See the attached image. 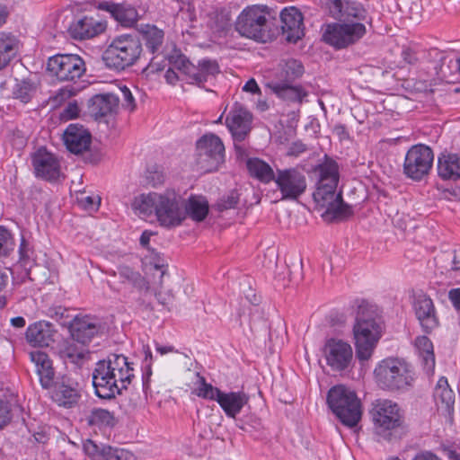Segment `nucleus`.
Wrapping results in <instances>:
<instances>
[{
  "label": "nucleus",
  "instance_id": "8",
  "mask_svg": "<svg viewBox=\"0 0 460 460\" xmlns=\"http://www.w3.org/2000/svg\"><path fill=\"white\" fill-rule=\"evenodd\" d=\"M269 8L253 4L245 7L235 21V30L245 38L264 41L269 31Z\"/></svg>",
  "mask_w": 460,
  "mask_h": 460
},
{
  "label": "nucleus",
  "instance_id": "3",
  "mask_svg": "<svg viewBox=\"0 0 460 460\" xmlns=\"http://www.w3.org/2000/svg\"><path fill=\"white\" fill-rule=\"evenodd\" d=\"M133 364L122 354H111L106 359L97 362L93 372V385L98 397L114 398L134 378Z\"/></svg>",
  "mask_w": 460,
  "mask_h": 460
},
{
  "label": "nucleus",
  "instance_id": "57",
  "mask_svg": "<svg viewBox=\"0 0 460 460\" xmlns=\"http://www.w3.org/2000/svg\"><path fill=\"white\" fill-rule=\"evenodd\" d=\"M306 150V146L302 142H295L293 143L288 151V155L297 156L300 154L304 153Z\"/></svg>",
  "mask_w": 460,
  "mask_h": 460
},
{
  "label": "nucleus",
  "instance_id": "22",
  "mask_svg": "<svg viewBox=\"0 0 460 460\" xmlns=\"http://www.w3.org/2000/svg\"><path fill=\"white\" fill-rule=\"evenodd\" d=\"M71 336L80 343H88L101 330L99 319L90 315H77L70 323Z\"/></svg>",
  "mask_w": 460,
  "mask_h": 460
},
{
  "label": "nucleus",
  "instance_id": "2",
  "mask_svg": "<svg viewBox=\"0 0 460 460\" xmlns=\"http://www.w3.org/2000/svg\"><path fill=\"white\" fill-rule=\"evenodd\" d=\"M132 208L145 218L155 216L160 226L166 228L178 226L186 218L183 199L173 190L141 194L134 199Z\"/></svg>",
  "mask_w": 460,
  "mask_h": 460
},
{
  "label": "nucleus",
  "instance_id": "9",
  "mask_svg": "<svg viewBox=\"0 0 460 460\" xmlns=\"http://www.w3.org/2000/svg\"><path fill=\"white\" fill-rule=\"evenodd\" d=\"M141 52L140 40L130 35H121L112 40L104 52L103 59L108 66L120 70L133 65Z\"/></svg>",
  "mask_w": 460,
  "mask_h": 460
},
{
  "label": "nucleus",
  "instance_id": "4",
  "mask_svg": "<svg viewBox=\"0 0 460 460\" xmlns=\"http://www.w3.org/2000/svg\"><path fill=\"white\" fill-rule=\"evenodd\" d=\"M381 333L382 326L376 309L363 302L358 306L353 326L356 355L359 360H367L371 358Z\"/></svg>",
  "mask_w": 460,
  "mask_h": 460
},
{
  "label": "nucleus",
  "instance_id": "52",
  "mask_svg": "<svg viewBox=\"0 0 460 460\" xmlns=\"http://www.w3.org/2000/svg\"><path fill=\"white\" fill-rule=\"evenodd\" d=\"M80 109L76 102H69L62 113V117L66 119H72L79 115Z\"/></svg>",
  "mask_w": 460,
  "mask_h": 460
},
{
  "label": "nucleus",
  "instance_id": "30",
  "mask_svg": "<svg viewBox=\"0 0 460 460\" xmlns=\"http://www.w3.org/2000/svg\"><path fill=\"white\" fill-rule=\"evenodd\" d=\"M267 85L278 97L290 102L302 103L308 95L302 86L293 83L270 82Z\"/></svg>",
  "mask_w": 460,
  "mask_h": 460
},
{
  "label": "nucleus",
  "instance_id": "55",
  "mask_svg": "<svg viewBox=\"0 0 460 460\" xmlns=\"http://www.w3.org/2000/svg\"><path fill=\"white\" fill-rule=\"evenodd\" d=\"M411 460H442L434 452L430 450L419 451Z\"/></svg>",
  "mask_w": 460,
  "mask_h": 460
},
{
  "label": "nucleus",
  "instance_id": "47",
  "mask_svg": "<svg viewBox=\"0 0 460 460\" xmlns=\"http://www.w3.org/2000/svg\"><path fill=\"white\" fill-rule=\"evenodd\" d=\"M84 451L87 456H89L93 460H101L102 456V447H100L97 444H95L92 440H86L84 443Z\"/></svg>",
  "mask_w": 460,
  "mask_h": 460
},
{
  "label": "nucleus",
  "instance_id": "54",
  "mask_svg": "<svg viewBox=\"0 0 460 460\" xmlns=\"http://www.w3.org/2000/svg\"><path fill=\"white\" fill-rule=\"evenodd\" d=\"M402 57L403 60L410 65H413L419 60L417 53L411 48L403 49Z\"/></svg>",
  "mask_w": 460,
  "mask_h": 460
},
{
  "label": "nucleus",
  "instance_id": "16",
  "mask_svg": "<svg viewBox=\"0 0 460 460\" xmlns=\"http://www.w3.org/2000/svg\"><path fill=\"white\" fill-rule=\"evenodd\" d=\"M282 200H296L306 190L307 182L304 172L298 168L278 170L274 179Z\"/></svg>",
  "mask_w": 460,
  "mask_h": 460
},
{
  "label": "nucleus",
  "instance_id": "56",
  "mask_svg": "<svg viewBox=\"0 0 460 460\" xmlns=\"http://www.w3.org/2000/svg\"><path fill=\"white\" fill-rule=\"evenodd\" d=\"M448 298L454 308L460 312V288L450 289L448 292Z\"/></svg>",
  "mask_w": 460,
  "mask_h": 460
},
{
  "label": "nucleus",
  "instance_id": "50",
  "mask_svg": "<svg viewBox=\"0 0 460 460\" xmlns=\"http://www.w3.org/2000/svg\"><path fill=\"white\" fill-rule=\"evenodd\" d=\"M176 69L179 71L173 62L172 67H169L165 72L164 78L169 84L174 85L180 79L185 80V76L182 75L181 72L180 74L177 73L175 71Z\"/></svg>",
  "mask_w": 460,
  "mask_h": 460
},
{
  "label": "nucleus",
  "instance_id": "5",
  "mask_svg": "<svg viewBox=\"0 0 460 460\" xmlns=\"http://www.w3.org/2000/svg\"><path fill=\"white\" fill-rule=\"evenodd\" d=\"M375 381L379 388L388 392H405L414 382L411 366L399 358H386L374 369Z\"/></svg>",
  "mask_w": 460,
  "mask_h": 460
},
{
  "label": "nucleus",
  "instance_id": "33",
  "mask_svg": "<svg viewBox=\"0 0 460 460\" xmlns=\"http://www.w3.org/2000/svg\"><path fill=\"white\" fill-rule=\"evenodd\" d=\"M81 395L76 386L66 385L65 382L56 384L51 392L52 400L59 406L65 408L74 407Z\"/></svg>",
  "mask_w": 460,
  "mask_h": 460
},
{
  "label": "nucleus",
  "instance_id": "13",
  "mask_svg": "<svg viewBox=\"0 0 460 460\" xmlns=\"http://www.w3.org/2000/svg\"><path fill=\"white\" fill-rule=\"evenodd\" d=\"M434 154L428 146H412L406 153L403 163L404 174L413 180L421 181L432 168Z\"/></svg>",
  "mask_w": 460,
  "mask_h": 460
},
{
  "label": "nucleus",
  "instance_id": "53",
  "mask_svg": "<svg viewBox=\"0 0 460 460\" xmlns=\"http://www.w3.org/2000/svg\"><path fill=\"white\" fill-rule=\"evenodd\" d=\"M10 407L7 402L0 399V429L5 425L9 420Z\"/></svg>",
  "mask_w": 460,
  "mask_h": 460
},
{
  "label": "nucleus",
  "instance_id": "63",
  "mask_svg": "<svg viewBox=\"0 0 460 460\" xmlns=\"http://www.w3.org/2000/svg\"><path fill=\"white\" fill-rule=\"evenodd\" d=\"M74 93L75 92L73 91V89L66 86L59 90L58 96H59L60 99H66L71 97L72 95H74Z\"/></svg>",
  "mask_w": 460,
  "mask_h": 460
},
{
  "label": "nucleus",
  "instance_id": "43",
  "mask_svg": "<svg viewBox=\"0 0 460 460\" xmlns=\"http://www.w3.org/2000/svg\"><path fill=\"white\" fill-rule=\"evenodd\" d=\"M88 423L95 426H113L115 419L113 414L105 409H93L88 416Z\"/></svg>",
  "mask_w": 460,
  "mask_h": 460
},
{
  "label": "nucleus",
  "instance_id": "60",
  "mask_svg": "<svg viewBox=\"0 0 460 460\" xmlns=\"http://www.w3.org/2000/svg\"><path fill=\"white\" fill-rule=\"evenodd\" d=\"M443 451L448 460H460V455L453 448L444 447Z\"/></svg>",
  "mask_w": 460,
  "mask_h": 460
},
{
  "label": "nucleus",
  "instance_id": "61",
  "mask_svg": "<svg viewBox=\"0 0 460 460\" xmlns=\"http://www.w3.org/2000/svg\"><path fill=\"white\" fill-rule=\"evenodd\" d=\"M9 15V11L6 5L0 4V27H2Z\"/></svg>",
  "mask_w": 460,
  "mask_h": 460
},
{
  "label": "nucleus",
  "instance_id": "48",
  "mask_svg": "<svg viewBox=\"0 0 460 460\" xmlns=\"http://www.w3.org/2000/svg\"><path fill=\"white\" fill-rule=\"evenodd\" d=\"M237 203V194L235 192H231L226 198H223L217 202V208L220 211L234 208Z\"/></svg>",
  "mask_w": 460,
  "mask_h": 460
},
{
  "label": "nucleus",
  "instance_id": "25",
  "mask_svg": "<svg viewBox=\"0 0 460 460\" xmlns=\"http://www.w3.org/2000/svg\"><path fill=\"white\" fill-rule=\"evenodd\" d=\"M63 137L66 148L74 154L86 151L91 144V134L78 124H70L65 130Z\"/></svg>",
  "mask_w": 460,
  "mask_h": 460
},
{
  "label": "nucleus",
  "instance_id": "12",
  "mask_svg": "<svg viewBox=\"0 0 460 460\" xmlns=\"http://www.w3.org/2000/svg\"><path fill=\"white\" fill-rule=\"evenodd\" d=\"M366 32V26L360 22H333L326 26L323 39L333 48L341 49L358 42Z\"/></svg>",
  "mask_w": 460,
  "mask_h": 460
},
{
  "label": "nucleus",
  "instance_id": "36",
  "mask_svg": "<svg viewBox=\"0 0 460 460\" xmlns=\"http://www.w3.org/2000/svg\"><path fill=\"white\" fill-rule=\"evenodd\" d=\"M414 347L421 358L424 370L428 374L433 373L435 355L431 341L427 336H418L414 341Z\"/></svg>",
  "mask_w": 460,
  "mask_h": 460
},
{
  "label": "nucleus",
  "instance_id": "19",
  "mask_svg": "<svg viewBox=\"0 0 460 460\" xmlns=\"http://www.w3.org/2000/svg\"><path fill=\"white\" fill-rule=\"evenodd\" d=\"M413 309L422 330L430 333L439 325V320L432 299L425 295L416 297Z\"/></svg>",
  "mask_w": 460,
  "mask_h": 460
},
{
  "label": "nucleus",
  "instance_id": "26",
  "mask_svg": "<svg viewBox=\"0 0 460 460\" xmlns=\"http://www.w3.org/2000/svg\"><path fill=\"white\" fill-rule=\"evenodd\" d=\"M106 273L112 277H119L120 287L110 283V287L119 291L123 287H132L137 289H148V284L141 274L128 266L120 265L117 270H109Z\"/></svg>",
  "mask_w": 460,
  "mask_h": 460
},
{
  "label": "nucleus",
  "instance_id": "49",
  "mask_svg": "<svg viewBox=\"0 0 460 460\" xmlns=\"http://www.w3.org/2000/svg\"><path fill=\"white\" fill-rule=\"evenodd\" d=\"M77 201L84 208H93L94 206L99 205L100 198L89 196L83 192L77 197Z\"/></svg>",
  "mask_w": 460,
  "mask_h": 460
},
{
  "label": "nucleus",
  "instance_id": "58",
  "mask_svg": "<svg viewBox=\"0 0 460 460\" xmlns=\"http://www.w3.org/2000/svg\"><path fill=\"white\" fill-rule=\"evenodd\" d=\"M332 132L335 134L341 140H344L349 138V132L347 128L343 124H336L332 128Z\"/></svg>",
  "mask_w": 460,
  "mask_h": 460
},
{
  "label": "nucleus",
  "instance_id": "44",
  "mask_svg": "<svg viewBox=\"0 0 460 460\" xmlns=\"http://www.w3.org/2000/svg\"><path fill=\"white\" fill-rule=\"evenodd\" d=\"M101 458H102L101 460H133L134 456L123 448L102 446Z\"/></svg>",
  "mask_w": 460,
  "mask_h": 460
},
{
  "label": "nucleus",
  "instance_id": "7",
  "mask_svg": "<svg viewBox=\"0 0 460 460\" xmlns=\"http://www.w3.org/2000/svg\"><path fill=\"white\" fill-rule=\"evenodd\" d=\"M196 394L203 399L216 401L226 415L229 418H235L242 411L243 406L249 401L248 395L243 392L225 393L211 384L206 382V379L196 373Z\"/></svg>",
  "mask_w": 460,
  "mask_h": 460
},
{
  "label": "nucleus",
  "instance_id": "18",
  "mask_svg": "<svg viewBox=\"0 0 460 460\" xmlns=\"http://www.w3.org/2000/svg\"><path fill=\"white\" fill-rule=\"evenodd\" d=\"M252 116L243 106L234 103L229 111L226 124L235 141H243L251 130Z\"/></svg>",
  "mask_w": 460,
  "mask_h": 460
},
{
  "label": "nucleus",
  "instance_id": "59",
  "mask_svg": "<svg viewBox=\"0 0 460 460\" xmlns=\"http://www.w3.org/2000/svg\"><path fill=\"white\" fill-rule=\"evenodd\" d=\"M244 92H250L252 93L260 92V88L254 79H250L243 87Z\"/></svg>",
  "mask_w": 460,
  "mask_h": 460
},
{
  "label": "nucleus",
  "instance_id": "38",
  "mask_svg": "<svg viewBox=\"0 0 460 460\" xmlns=\"http://www.w3.org/2000/svg\"><path fill=\"white\" fill-rule=\"evenodd\" d=\"M183 209L186 217L189 216L196 222H201L208 214V202L202 196H190L186 202L183 201Z\"/></svg>",
  "mask_w": 460,
  "mask_h": 460
},
{
  "label": "nucleus",
  "instance_id": "23",
  "mask_svg": "<svg viewBox=\"0 0 460 460\" xmlns=\"http://www.w3.org/2000/svg\"><path fill=\"white\" fill-rule=\"evenodd\" d=\"M57 353L65 363L77 367L82 366L90 357L85 344L78 342L73 337L60 341L57 346Z\"/></svg>",
  "mask_w": 460,
  "mask_h": 460
},
{
  "label": "nucleus",
  "instance_id": "21",
  "mask_svg": "<svg viewBox=\"0 0 460 460\" xmlns=\"http://www.w3.org/2000/svg\"><path fill=\"white\" fill-rule=\"evenodd\" d=\"M32 165L37 177L55 181L60 175L59 161L44 148H40L33 155Z\"/></svg>",
  "mask_w": 460,
  "mask_h": 460
},
{
  "label": "nucleus",
  "instance_id": "17",
  "mask_svg": "<svg viewBox=\"0 0 460 460\" xmlns=\"http://www.w3.org/2000/svg\"><path fill=\"white\" fill-rule=\"evenodd\" d=\"M327 365L334 371H342L349 367L353 351L351 346L341 340H329L324 347Z\"/></svg>",
  "mask_w": 460,
  "mask_h": 460
},
{
  "label": "nucleus",
  "instance_id": "1",
  "mask_svg": "<svg viewBox=\"0 0 460 460\" xmlns=\"http://www.w3.org/2000/svg\"><path fill=\"white\" fill-rule=\"evenodd\" d=\"M316 189L313 198L326 221L344 220L353 214L352 208L344 203L341 192L337 191L339 167L335 161L326 160L315 169Z\"/></svg>",
  "mask_w": 460,
  "mask_h": 460
},
{
  "label": "nucleus",
  "instance_id": "11",
  "mask_svg": "<svg viewBox=\"0 0 460 460\" xmlns=\"http://www.w3.org/2000/svg\"><path fill=\"white\" fill-rule=\"evenodd\" d=\"M225 161V146L214 134L204 135L197 142L196 164L203 172L216 171Z\"/></svg>",
  "mask_w": 460,
  "mask_h": 460
},
{
  "label": "nucleus",
  "instance_id": "35",
  "mask_svg": "<svg viewBox=\"0 0 460 460\" xmlns=\"http://www.w3.org/2000/svg\"><path fill=\"white\" fill-rule=\"evenodd\" d=\"M20 41L11 33L0 32V70L10 64L19 52Z\"/></svg>",
  "mask_w": 460,
  "mask_h": 460
},
{
  "label": "nucleus",
  "instance_id": "14",
  "mask_svg": "<svg viewBox=\"0 0 460 460\" xmlns=\"http://www.w3.org/2000/svg\"><path fill=\"white\" fill-rule=\"evenodd\" d=\"M47 68L59 81H75L85 72V64L78 55L58 54L49 58Z\"/></svg>",
  "mask_w": 460,
  "mask_h": 460
},
{
  "label": "nucleus",
  "instance_id": "15",
  "mask_svg": "<svg viewBox=\"0 0 460 460\" xmlns=\"http://www.w3.org/2000/svg\"><path fill=\"white\" fill-rule=\"evenodd\" d=\"M174 66L185 76L187 83L199 86L212 81L219 74L218 64L210 59H202L195 66L184 57H179L174 61Z\"/></svg>",
  "mask_w": 460,
  "mask_h": 460
},
{
  "label": "nucleus",
  "instance_id": "31",
  "mask_svg": "<svg viewBox=\"0 0 460 460\" xmlns=\"http://www.w3.org/2000/svg\"><path fill=\"white\" fill-rule=\"evenodd\" d=\"M438 174L445 181L460 179V155L441 154L438 160Z\"/></svg>",
  "mask_w": 460,
  "mask_h": 460
},
{
  "label": "nucleus",
  "instance_id": "39",
  "mask_svg": "<svg viewBox=\"0 0 460 460\" xmlns=\"http://www.w3.org/2000/svg\"><path fill=\"white\" fill-rule=\"evenodd\" d=\"M304 73L302 63L296 59H288L280 64L279 69L276 74V79L272 82L292 84L299 78Z\"/></svg>",
  "mask_w": 460,
  "mask_h": 460
},
{
  "label": "nucleus",
  "instance_id": "10",
  "mask_svg": "<svg viewBox=\"0 0 460 460\" xmlns=\"http://www.w3.org/2000/svg\"><path fill=\"white\" fill-rule=\"evenodd\" d=\"M375 434L380 438L389 440L392 432L402 424V414L399 405L387 399H378L371 410Z\"/></svg>",
  "mask_w": 460,
  "mask_h": 460
},
{
  "label": "nucleus",
  "instance_id": "51",
  "mask_svg": "<svg viewBox=\"0 0 460 460\" xmlns=\"http://www.w3.org/2000/svg\"><path fill=\"white\" fill-rule=\"evenodd\" d=\"M120 93L121 99L124 102L123 105H125L130 111H133L136 104L131 91L127 86H123L120 88Z\"/></svg>",
  "mask_w": 460,
  "mask_h": 460
},
{
  "label": "nucleus",
  "instance_id": "64",
  "mask_svg": "<svg viewBox=\"0 0 460 460\" xmlns=\"http://www.w3.org/2000/svg\"><path fill=\"white\" fill-rule=\"evenodd\" d=\"M11 324L15 328H22L25 326V319L22 316L13 317L11 319Z\"/></svg>",
  "mask_w": 460,
  "mask_h": 460
},
{
  "label": "nucleus",
  "instance_id": "24",
  "mask_svg": "<svg viewBox=\"0 0 460 460\" xmlns=\"http://www.w3.org/2000/svg\"><path fill=\"white\" fill-rule=\"evenodd\" d=\"M57 331L52 323L40 321L31 324L25 333L27 342L32 347H49L55 341Z\"/></svg>",
  "mask_w": 460,
  "mask_h": 460
},
{
  "label": "nucleus",
  "instance_id": "37",
  "mask_svg": "<svg viewBox=\"0 0 460 460\" xmlns=\"http://www.w3.org/2000/svg\"><path fill=\"white\" fill-rule=\"evenodd\" d=\"M102 9H106L123 26L131 27L137 21V12L132 6L104 3L101 4Z\"/></svg>",
  "mask_w": 460,
  "mask_h": 460
},
{
  "label": "nucleus",
  "instance_id": "40",
  "mask_svg": "<svg viewBox=\"0 0 460 460\" xmlns=\"http://www.w3.org/2000/svg\"><path fill=\"white\" fill-rule=\"evenodd\" d=\"M247 168L252 176L257 178L263 183L274 181L276 175L272 168L259 158H251L247 161Z\"/></svg>",
  "mask_w": 460,
  "mask_h": 460
},
{
  "label": "nucleus",
  "instance_id": "32",
  "mask_svg": "<svg viewBox=\"0 0 460 460\" xmlns=\"http://www.w3.org/2000/svg\"><path fill=\"white\" fill-rule=\"evenodd\" d=\"M30 356L36 366L41 385L44 388H49L53 385L55 377V371L49 357L41 351L31 352Z\"/></svg>",
  "mask_w": 460,
  "mask_h": 460
},
{
  "label": "nucleus",
  "instance_id": "27",
  "mask_svg": "<svg viewBox=\"0 0 460 460\" xmlns=\"http://www.w3.org/2000/svg\"><path fill=\"white\" fill-rule=\"evenodd\" d=\"M106 29V23L93 17H84L70 25V32L75 39L84 40L95 37Z\"/></svg>",
  "mask_w": 460,
  "mask_h": 460
},
{
  "label": "nucleus",
  "instance_id": "6",
  "mask_svg": "<svg viewBox=\"0 0 460 460\" xmlns=\"http://www.w3.org/2000/svg\"><path fill=\"white\" fill-rule=\"evenodd\" d=\"M327 403L343 425L353 428L360 421L362 405L354 390L343 385H335L328 392Z\"/></svg>",
  "mask_w": 460,
  "mask_h": 460
},
{
  "label": "nucleus",
  "instance_id": "41",
  "mask_svg": "<svg viewBox=\"0 0 460 460\" xmlns=\"http://www.w3.org/2000/svg\"><path fill=\"white\" fill-rule=\"evenodd\" d=\"M37 91V84L31 79L17 81L13 89V95L22 103H28Z\"/></svg>",
  "mask_w": 460,
  "mask_h": 460
},
{
  "label": "nucleus",
  "instance_id": "46",
  "mask_svg": "<svg viewBox=\"0 0 460 460\" xmlns=\"http://www.w3.org/2000/svg\"><path fill=\"white\" fill-rule=\"evenodd\" d=\"M13 246L11 233L4 226H0V258L7 257L13 250Z\"/></svg>",
  "mask_w": 460,
  "mask_h": 460
},
{
  "label": "nucleus",
  "instance_id": "34",
  "mask_svg": "<svg viewBox=\"0 0 460 460\" xmlns=\"http://www.w3.org/2000/svg\"><path fill=\"white\" fill-rule=\"evenodd\" d=\"M433 395L438 410L451 412L455 403V393L446 377L442 376L438 379Z\"/></svg>",
  "mask_w": 460,
  "mask_h": 460
},
{
  "label": "nucleus",
  "instance_id": "62",
  "mask_svg": "<svg viewBox=\"0 0 460 460\" xmlns=\"http://www.w3.org/2000/svg\"><path fill=\"white\" fill-rule=\"evenodd\" d=\"M155 349L161 355H165L174 351V348L172 346H163L159 343H155Z\"/></svg>",
  "mask_w": 460,
  "mask_h": 460
},
{
  "label": "nucleus",
  "instance_id": "45",
  "mask_svg": "<svg viewBox=\"0 0 460 460\" xmlns=\"http://www.w3.org/2000/svg\"><path fill=\"white\" fill-rule=\"evenodd\" d=\"M347 4V10L349 13L347 22H363L367 21V13L366 9L362 6V4L356 0H349V2H344Z\"/></svg>",
  "mask_w": 460,
  "mask_h": 460
},
{
  "label": "nucleus",
  "instance_id": "28",
  "mask_svg": "<svg viewBox=\"0 0 460 460\" xmlns=\"http://www.w3.org/2000/svg\"><path fill=\"white\" fill-rule=\"evenodd\" d=\"M118 103L119 97L112 93L96 94L88 102V111L98 119L111 114Z\"/></svg>",
  "mask_w": 460,
  "mask_h": 460
},
{
  "label": "nucleus",
  "instance_id": "29",
  "mask_svg": "<svg viewBox=\"0 0 460 460\" xmlns=\"http://www.w3.org/2000/svg\"><path fill=\"white\" fill-rule=\"evenodd\" d=\"M140 42L153 54L159 53L164 41V31L153 24H140L137 27Z\"/></svg>",
  "mask_w": 460,
  "mask_h": 460
},
{
  "label": "nucleus",
  "instance_id": "20",
  "mask_svg": "<svg viewBox=\"0 0 460 460\" xmlns=\"http://www.w3.org/2000/svg\"><path fill=\"white\" fill-rule=\"evenodd\" d=\"M281 29L288 41L296 42L304 36V17L295 6L284 8L280 13Z\"/></svg>",
  "mask_w": 460,
  "mask_h": 460
},
{
  "label": "nucleus",
  "instance_id": "42",
  "mask_svg": "<svg viewBox=\"0 0 460 460\" xmlns=\"http://www.w3.org/2000/svg\"><path fill=\"white\" fill-rule=\"evenodd\" d=\"M344 2H349V0H321V3L328 9L330 15L339 20L340 22H347L348 20V10L347 4Z\"/></svg>",
  "mask_w": 460,
  "mask_h": 460
}]
</instances>
